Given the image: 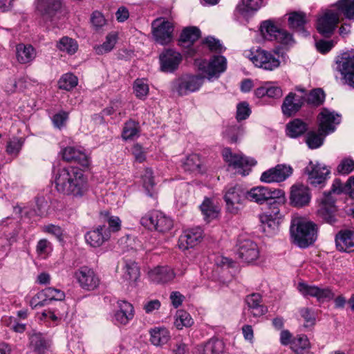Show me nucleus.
Returning <instances> with one entry per match:
<instances>
[{
	"label": "nucleus",
	"mask_w": 354,
	"mask_h": 354,
	"mask_svg": "<svg viewBox=\"0 0 354 354\" xmlns=\"http://www.w3.org/2000/svg\"><path fill=\"white\" fill-rule=\"evenodd\" d=\"M325 95L322 89L316 88L313 90L308 95L306 101L308 104H313L315 106L320 105L324 100Z\"/></svg>",
	"instance_id": "13d9d810"
},
{
	"label": "nucleus",
	"mask_w": 354,
	"mask_h": 354,
	"mask_svg": "<svg viewBox=\"0 0 354 354\" xmlns=\"http://www.w3.org/2000/svg\"><path fill=\"white\" fill-rule=\"evenodd\" d=\"M299 292L304 297H315L319 301H325L331 299L334 294L329 288H320L310 286L304 282H299L297 286Z\"/></svg>",
	"instance_id": "6ab92c4d"
},
{
	"label": "nucleus",
	"mask_w": 354,
	"mask_h": 354,
	"mask_svg": "<svg viewBox=\"0 0 354 354\" xmlns=\"http://www.w3.org/2000/svg\"><path fill=\"white\" fill-rule=\"evenodd\" d=\"M48 305V303L44 293V289L38 292L30 300V306L32 308H38Z\"/></svg>",
	"instance_id": "052dcab7"
},
{
	"label": "nucleus",
	"mask_w": 354,
	"mask_h": 354,
	"mask_svg": "<svg viewBox=\"0 0 354 354\" xmlns=\"http://www.w3.org/2000/svg\"><path fill=\"white\" fill-rule=\"evenodd\" d=\"M110 239V231L106 226L99 225L95 230L88 232L85 234V240L91 247L98 248Z\"/></svg>",
	"instance_id": "bb28decb"
},
{
	"label": "nucleus",
	"mask_w": 354,
	"mask_h": 354,
	"mask_svg": "<svg viewBox=\"0 0 354 354\" xmlns=\"http://www.w3.org/2000/svg\"><path fill=\"white\" fill-rule=\"evenodd\" d=\"M133 91L136 96L145 99L149 93V86L144 79H137L133 84Z\"/></svg>",
	"instance_id": "5fc2aeb1"
},
{
	"label": "nucleus",
	"mask_w": 354,
	"mask_h": 354,
	"mask_svg": "<svg viewBox=\"0 0 354 354\" xmlns=\"http://www.w3.org/2000/svg\"><path fill=\"white\" fill-rule=\"evenodd\" d=\"M335 245L340 252L354 251V230H340L335 236Z\"/></svg>",
	"instance_id": "c85d7f7f"
},
{
	"label": "nucleus",
	"mask_w": 354,
	"mask_h": 354,
	"mask_svg": "<svg viewBox=\"0 0 354 354\" xmlns=\"http://www.w3.org/2000/svg\"><path fill=\"white\" fill-rule=\"evenodd\" d=\"M339 17L336 10L329 9L323 12L317 19L318 32L326 37L331 36L339 23Z\"/></svg>",
	"instance_id": "6e6552de"
},
{
	"label": "nucleus",
	"mask_w": 354,
	"mask_h": 354,
	"mask_svg": "<svg viewBox=\"0 0 354 354\" xmlns=\"http://www.w3.org/2000/svg\"><path fill=\"white\" fill-rule=\"evenodd\" d=\"M54 183L59 193L76 198H82L88 189L86 177L77 167L59 169L55 174Z\"/></svg>",
	"instance_id": "f257e3e1"
},
{
	"label": "nucleus",
	"mask_w": 354,
	"mask_h": 354,
	"mask_svg": "<svg viewBox=\"0 0 354 354\" xmlns=\"http://www.w3.org/2000/svg\"><path fill=\"white\" fill-rule=\"evenodd\" d=\"M291 166L279 164L261 174L260 180L266 183H281L286 180L292 174Z\"/></svg>",
	"instance_id": "ddd939ff"
},
{
	"label": "nucleus",
	"mask_w": 354,
	"mask_h": 354,
	"mask_svg": "<svg viewBox=\"0 0 354 354\" xmlns=\"http://www.w3.org/2000/svg\"><path fill=\"white\" fill-rule=\"evenodd\" d=\"M288 25L290 28L300 32L304 37L309 35V32L305 29V25L309 19L306 14L301 11H294L288 14Z\"/></svg>",
	"instance_id": "c756f323"
},
{
	"label": "nucleus",
	"mask_w": 354,
	"mask_h": 354,
	"mask_svg": "<svg viewBox=\"0 0 354 354\" xmlns=\"http://www.w3.org/2000/svg\"><path fill=\"white\" fill-rule=\"evenodd\" d=\"M310 342L306 335H299L291 342L290 348L296 354H304L309 348Z\"/></svg>",
	"instance_id": "37998d69"
},
{
	"label": "nucleus",
	"mask_w": 354,
	"mask_h": 354,
	"mask_svg": "<svg viewBox=\"0 0 354 354\" xmlns=\"http://www.w3.org/2000/svg\"><path fill=\"white\" fill-rule=\"evenodd\" d=\"M133 306L125 301L118 300L113 313V322L115 325L126 326L134 317Z\"/></svg>",
	"instance_id": "2eb2a0df"
},
{
	"label": "nucleus",
	"mask_w": 354,
	"mask_h": 354,
	"mask_svg": "<svg viewBox=\"0 0 354 354\" xmlns=\"http://www.w3.org/2000/svg\"><path fill=\"white\" fill-rule=\"evenodd\" d=\"M243 55L250 59L256 66L265 70L272 71L280 65L279 59L271 53L260 48L245 50Z\"/></svg>",
	"instance_id": "7ed1b4c3"
},
{
	"label": "nucleus",
	"mask_w": 354,
	"mask_h": 354,
	"mask_svg": "<svg viewBox=\"0 0 354 354\" xmlns=\"http://www.w3.org/2000/svg\"><path fill=\"white\" fill-rule=\"evenodd\" d=\"M224 343L218 339H211L205 343L200 351L201 354H223Z\"/></svg>",
	"instance_id": "4c0bfd02"
},
{
	"label": "nucleus",
	"mask_w": 354,
	"mask_h": 354,
	"mask_svg": "<svg viewBox=\"0 0 354 354\" xmlns=\"http://www.w3.org/2000/svg\"><path fill=\"white\" fill-rule=\"evenodd\" d=\"M30 344L38 352H43L50 346L51 341L41 333H34L30 336Z\"/></svg>",
	"instance_id": "a19ab883"
},
{
	"label": "nucleus",
	"mask_w": 354,
	"mask_h": 354,
	"mask_svg": "<svg viewBox=\"0 0 354 354\" xmlns=\"http://www.w3.org/2000/svg\"><path fill=\"white\" fill-rule=\"evenodd\" d=\"M142 225L150 230H155L161 233H166L173 227V221L161 212L154 210L141 218Z\"/></svg>",
	"instance_id": "20e7f679"
},
{
	"label": "nucleus",
	"mask_w": 354,
	"mask_h": 354,
	"mask_svg": "<svg viewBox=\"0 0 354 354\" xmlns=\"http://www.w3.org/2000/svg\"><path fill=\"white\" fill-rule=\"evenodd\" d=\"M203 45L206 46L212 52L221 53L225 50L218 39L210 36L203 41Z\"/></svg>",
	"instance_id": "680f3d73"
},
{
	"label": "nucleus",
	"mask_w": 354,
	"mask_h": 354,
	"mask_svg": "<svg viewBox=\"0 0 354 354\" xmlns=\"http://www.w3.org/2000/svg\"><path fill=\"white\" fill-rule=\"evenodd\" d=\"M203 80L201 75H184L173 82V88L179 95H185L198 91L203 85Z\"/></svg>",
	"instance_id": "9b49d317"
},
{
	"label": "nucleus",
	"mask_w": 354,
	"mask_h": 354,
	"mask_svg": "<svg viewBox=\"0 0 354 354\" xmlns=\"http://www.w3.org/2000/svg\"><path fill=\"white\" fill-rule=\"evenodd\" d=\"M261 31L263 37L268 40L276 41L284 45H289L293 42L291 34L286 30L279 28L270 20L262 22Z\"/></svg>",
	"instance_id": "423d86ee"
},
{
	"label": "nucleus",
	"mask_w": 354,
	"mask_h": 354,
	"mask_svg": "<svg viewBox=\"0 0 354 354\" xmlns=\"http://www.w3.org/2000/svg\"><path fill=\"white\" fill-rule=\"evenodd\" d=\"M77 77L70 73L63 75L58 82L59 88L66 91H71L77 85Z\"/></svg>",
	"instance_id": "3c124183"
},
{
	"label": "nucleus",
	"mask_w": 354,
	"mask_h": 354,
	"mask_svg": "<svg viewBox=\"0 0 354 354\" xmlns=\"http://www.w3.org/2000/svg\"><path fill=\"white\" fill-rule=\"evenodd\" d=\"M201 36L200 30L194 26L185 28L180 37L179 41L181 43H188V46L193 44Z\"/></svg>",
	"instance_id": "c03bdc74"
},
{
	"label": "nucleus",
	"mask_w": 354,
	"mask_h": 354,
	"mask_svg": "<svg viewBox=\"0 0 354 354\" xmlns=\"http://www.w3.org/2000/svg\"><path fill=\"white\" fill-rule=\"evenodd\" d=\"M202 164L200 156L194 153L188 156L183 162V167L188 171H200V167Z\"/></svg>",
	"instance_id": "49530a36"
},
{
	"label": "nucleus",
	"mask_w": 354,
	"mask_h": 354,
	"mask_svg": "<svg viewBox=\"0 0 354 354\" xmlns=\"http://www.w3.org/2000/svg\"><path fill=\"white\" fill-rule=\"evenodd\" d=\"M283 95L281 88L274 82H267V96L279 99Z\"/></svg>",
	"instance_id": "338daca9"
},
{
	"label": "nucleus",
	"mask_w": 354,
	"mask_h": 354,
	"mask_svg": "<svg viewBox=\"0 0 354 354\" xmlns=\"http://www.w3.org/2000/svg\"><path fill=\"white\" fill-rule=\"evenodd\" d=\"M17 59L21 64L31 62L36 57V52L31 45L19 44L17 46Z\"/></svg>",
	"instance_id": "72a5a7b5"
},
{
	"label": "nucleus",
	"mask_w": 354,
	"mask_h": 354,
	"mask_svg": "<svg viewBox=\"0 0 354 354\" xmlns=\"http://www.w3.org/2000/svg\"><path fill=\"white\" fill-rule=\"evenodd\" d=\"M247 199L257 203H263L273 198H279V203L286 201L285 192L279 189H270L259 186L252 188L246 192Z\"/></svg>",
	"instance_id": "0eeeda50"
},
{
	"label": "nucleus",
	"mask_w": 354,
	"mask_h": 354,
	"mask_svg": "<svg viewBox=\"0 0 354 354\" xmlns=\"http://www.w3.org/2000/svg\"><path fill=\"white\" fill-rule=\"evenodd\" d=\"M247 310L254 317H259L265 315L267 308L262 304V297L259 293H252L245 297Z\"/></svg>",
	"instance_id": "7c9ffc66"
},
{
	"label": "nucleus",
	"mask_w": 354,
	"mask_h": 354,
	"mask_svg": "<svg viewBox=\"0 0 354 354\" xmlns=\"http://www.w3.org/2000/svg\"><path fill=\"white\" fill-rule=\"evenodd\" d=\"M195 64L200 71L206 73L208 77L211 78L214 76H218L225 71L227 60L223 56L215 55L209 62L205 60L196 59Z\"/></svg>",
	"instance_id": "f8f14e48"
},
{
	"label": "nucleus",
	"mask_w": 354,
	"mask_h": 354,
	"mask_svg": "<svg viewBox=\"0 0 354 354\" xmlns=\"http://www.w3.org/2000/svg\"><path fill=\"white\" fill-rule=\"evenodd\" d=\"M192 324L193 319L188 313L184 310L177 312L174 325L178 329L181 330L183 327L191 326Z\"/></svg>",
	"instance_id": "864d4df0"
},
{
	"label": "nucleus",
	"mask_w": 354,
	"mask_h": 354,
	"mask_svg": "<svg viewBox=\"0 0 354 354\" xmlns=\"http://www.w3.org/2000/svg\"><path fill=\"white\" fill-rule=\"evenodd\" d=\"M337 69L343 75L346 82L354 87V56L344 53L336 61Z\"/></svg>",
	"instance_id": "5701e85b"
},
{
	"label": "nucleus",
	"mask_w": 354,
	"mask_h": 354,
	"mask_svg": "<svg viewBox=\"0 0 354 354\" xmlns=\"http://www.w3.org/2000/svg\"><path fill=\"white\" fill-rule=\"evenodd\" d=\"M247 199L246 192L239 185L228 188L224 195L225 209L227 213L236 215L243 207Z\"/></svg>",
	"instance_id": "39448f33"
},
{
	"label": "nucleus",
	"mask_w": 354,
	"mask_h": 354,
	"mask_svg": "<svg viewBox=\"0 0 354 354\" xmlns=\"http://www.w3.org/2000/svg\"><path fill=\"white\" fill-rule=\"evenodd\" d=\"M150 341L156 346L166 344L170 339L169 331L165 327H155L149 330Z\"/></svg>",
	"instance_id": "473e14b6"
},
{
	"label": "nucleus",
	"mask_w": 354,
	"mask_h": 354,
	"mask_svg": "<svg viewBox=\"0 0 354 354\" xmlns=\"http://www.w3.org/2000/svg\"><path fill=\"white\" fill-rule=\"evenodd\" d=\"M57 47L60 50L72 55L77 51L78 45L74 39L64 37L57 42Z\"/></svg>",
	"instance_id": "8fccbe9b"
},
{
	"label": "nucleus",
	"mask_w": 354,
	"mask_h": 354,
	"mask_svg": "<svg viewBox=\"0 0 354 354\" xmlns=\"http://www.w3.org/2000/svg\"><path fill=\"white\" fill-rule=\"evenodd\" d=\"M140 277V268L133 261L124 260L123 279L129 283H135Z\"/></svg>",
	"instance_id": "f704fd0d"
},
{
	"label": "nucleus",
	"mask_w": 354,
	"mask_h": 354,
	"mask_svg": "<svg viewBox=\"0 0 354 354\" xmlns=\"http://www.w3.org/2000/svg\"><path fill=\"white\" fill-rule=\"evenodd\" d=\"M251 111L249 107V104L245 102H243L239 103L237 105L236 108V119L237 120H245L249 117L250 115Z\"/></svg>",
	"instance_id": "774afa93"
},
{
	"label": "nucleus",
	"mask_w": 354,
	"mask_h": 354,
	"mask_svg": "<svg viewBox=\"0 0 354 354\" xmlns=\"http://www.w3.org/2000/svg\"><path fill=\"white\" fill-rule=\"evenodd\" d=\"M305 172L308 175V183L315 187L323 185L330 174V170L327 167L312 161L305 168Z\"/></svg>",
	"instance_id": "dca6fc26"
},
{
	"label": "nucleus",
	"mask_w": 354,
	"mask_h": 354,
	"mask_svg": "<svg viewBox=\"0 0 354 354\" xmlns=\"http://www.w3.org/2000/svg\"><path fill=\"white\" fill-rule=\"evenodd\" d=\"M36 8L44 19L54 21L62 8L60 0H37Z\"/></svg>",
	"instance_id": "4be33fe9"
},
{
	"label": "nucleus",
	"mask_w": 354,
	"mask_h": 354,
	"mask_svg": "<svg viewBox=\"0 0 354 354\" xmlns=\"http://www.w3.org/2000/svg\"><path fill=\"white\" fill-rule=\"evenodd\" d=\"M344 191L348 192L352 198L354 197V176L348 178L344 188L342 187V184L339 180L335 181L331 192L339 194Z\"/></svg>",
	"instance_id": "603ef678"
},
{
	"label": "nucleus",
	"mask_w": 354,
	"mask_h": 354,
	"mask_svg": "<svg viewBox=\"0 0 354 354\" xmlns=\"http://www.w3.org/2000/svg\"><path fill=\"white\" fill-rule=\"evenodd\" d=\"M307 130V125L299 119H295L286 126L287 135L290 138H297Z\"/></svg>",
	"instance_id": "ea45409f"
},
{
	"label": "nucleus",
	"mask_w": 354,
	"mask_h": 354,
	"mask_svg": "<svg viewBox=\"0 0 354 354\" xmlns=\"http://www.w3.org/2000/svg\"><path fill=\"white\" fill-rule=\"evenodd\" d=\"M48 305L53 301H62L65 298V293L60 289L48 287L44 289Z\"/></svg>",
	"instance_id": "4d7b16f0"
},
{
	"label": "nucleus",
	"mask_w": 354,
	"mask_h": 354,
	"mask_svg": "<svg viewBox=\"0 0 354 354\" xmlns=\"http://www.w3.org/2000/svg\"><path fill=\"white\" fill-rule=\"evenodd\" d=\"M200 209L204 216V219L207 222H209L212 220L217 218L219 214L218 207L208 198H206L203 201V203L200 206Z\"/></svg>",
	"instance_id": "c9c22d12"
},
{
	"label": "nucleus",
	"mask_w": 354,
	"mask_h": 354,
	"mask_svg": "<svg viewBox=\"0 0 354 354\" xmlns=\"http://www.w3.org/2000/svg\"><path fill=\"white\" fill-rule=\"evenodd\" d=\"M270 207L267 212H264L265 214H270L271 216L275 218H280V208L279 205H283L285 203V201L280 202L279 198H273L270 200Z\"/></svg>",
	"instance_id": "e2e57ef3"
},
{
	"label": "nucleus",
	"mask_w": 354,
	"mask_h": 354,
	"mask_svg": "<svg viewBox=\"0 0 354 354\" xmlns=\"http://www.w3.org/2000/svg\"><path fill=\"white\" fill-rule=\"evenodd\" d=\"M139 133V123L129 120L124 123L122 136L124 140H131Z\"/></svg>",
	"instance_id": "09e8293b"
},
{
	"label": "nucleus",
	"mask_w": 354,
	"mask_h": 354,
	"mask_svg": "<svg viewBox=\"0 0 354 354\" xmlns=\"http://www.w3.org/2000/svg\"><path fill=\"white\" fill-rule=\"evenodd\" d=\"M36 251L38 255L42 258H46L51 252V244L46 239H41L38 241Z\"/></svg>",
	"instance_id": "69168bd1"
},
{
	"label": "nucleus",
	"mask_w": 354,
	"mask_h": 354,
	"mask_svg": "<svg viewBox=\"0 0 354 354\" xmlns=\"http://www.w3.org/2000/svg\"><path fill=\"white\" fill-rule=\"evenodd\" d=\"M63 159L67 162H75L83 167L89 165V159L84 150L79 147H67L62 151Z\"/></svg>",
	"instance_id": "cd10ccee"
},
{
	"label": "nucleus",
	"mask_w": 354,
	"mask_h": 354,
	"mask_svg": "<svg viewBox=\"0 0 354 354\" xmlns=\"http://www.w3.org/2000/svg\"><path fill=\"white\" fill-rule=\"evenodd\" d=\"M335 203V201L332 196L331 192L325 194L319 201L317 209V216L330 225H335L337 223V207Z\"/></svg>",
	"instance_id": "1a4fd4ad"
},
{
	"label": "nucleus",
	"mask_w": 354,
	"mask_h": 354,
	"mask_svg": "<svg viewBox=\"0 0 354 354\" xmlns=\"http://www.w3.org/2000/svg\"><path fill=\"white\" fill-rule=\"evenodd\" d=\"M62 310H53V309L45 310L42 312L41 315L45 319H48L57 324V323L67 317L68 306L64 302H60Z\"/></svg>",
	"instance_id": "58836bf2"
},
{
	"label": "nucleus",
	"mask_w": 354,
	"mask_h": 354,
	"mask_svg": "<svg viewBox=\"0 0 354 354\" xmlns=\"http://www.w3.org/2000/svg\"><path fill=\"white\" fill-rule=\"evenodd\" d=\"M317 226L302 217H294L290 227L292 242L301 248H308L317 239Z\"/></svg>",
	"instance_id": "f03ea898"
},
{
	"label": "nucleus",
	"mask_w": 354,
	"mask_h": 354,
	"mask_svg": "<svg viewBox=\"0 0 354 354\" xmlns=\"http://www.w3.org/2000/svg\"><path fill=\"white\" fill-rule=\"evenodd\" d=\"M222 155L224 160L234 169H242L246 166H254L257 162L251 158L246 157L242 153H232L230 148L223 149Z\"/></svg>",
	"instance_id": "b1692460"
},
{
	"label": "nucleus",
	"mask_w": 354,
	"mask_h": 354,
	"mask_svg": "<svg viewBox=\"0 0 354 354\" xmlns=\"http://www.w3.org/2000/svg\"><path fill=\"white\" fill-rule=\"evenodd\" d=\"M336 7L339 16L343 14L346 18L354 21V0H339Z\"/></svg>",
	"instance_id": "79ce46f5"
},
{
	"label": "nucleus",
	"mask_w": 354,
	"mask_h": 354,
	"mask_svg": "<svg viewBox=\"0 0 354 354\" xmlns=\"http://www.w3.org/2000/svg\"><path fill=\"white\" fill-rule=\"evenodd\" d=\"M305 102L306 97L304 94L299 95L292 92L289 93L284 98L281 105L283 114L288 117L294 115L300 110Z\"/></svg>",
	"instance_id": "412c9836"
},
{
	"label": "nucleus",
	"mask_w": 354,
	"mask_h": 354,
	"mask_svg": "<svg viewBox=\"0 0 354 354\" xmlns=\"http://www.w3.org/2000/svg\"><path fill=\"white\" fill-rule=\"evenodd\" d=\"M143 186L150 196H153V188L155 185L153 171L149 168H146L142 175Z\"/></svg>",
	"instance_id": "6e6d98bb"
},
{
	"label": "nucleus",
	"mask_w": 354,
	"mask_h": 354,
	"mask_svg": "<svg viewBox=\"0 0 354 354\" xmlns=\"http://www.w3.org/2000/svg\"><path fill=\"white\" fill-rule=\"evenodd\" d=\"M311 194L308 187L297 184L291 187L290 200L291 204L297 207H302L309 204Z\"/></svg>",
	"instance_id": "393cba45"
},
{
	"label": "nucleus",
	"mask_w": 354,
	"mask_h": 354,
	"mask_svg": "<svg viewBox=\"0 0 354 354\" xmlns=\"http://www.w3.org/2000/svg\"><path fill=\"white\" fill-rule=\"evenodd\" d=\"M237 247L238 254L245 262H252L259 257V248L257 243L251 239L239 238Z\"/></svg>",
	"instance_id": "a211bd4d"
},
{
	"label": "nucleus",
	"mask_w": 354,
	"mask_h": 354,
	"mask_svg": "<svg viewBox=\"0 0 354 354\" xmlns=\"http://www.w3.org/2000/svg\"><path fill=\"white\" fill-rule=\"evenodd\" d=\"M260 221L264 231L269 229L275 230L278 227V219L271 216L270 214L263 213L260 215Z\"/></svg>",
	"instance_id": "bf43d9fd"
},
{
	"label": "nucleus",
	"mask_w": 354,
	"mask_h": 354,
	"mask_svg": "<svg viewBox=\"0 0 354 354\" xmlns=\"http://www.w3.org/2000/svg\"><path fill=\"white\" fill-rule=\"evenodd\" d=\"M151 281L158 283H165L173 280L176 273L169 266H157L148 272Z\"/></svg>",
	"instance_id": "2f4dec72"
},
{
	"label": "nucleus",
	"mask_w": 354,
	"mask_h": 354,
	"mask_svg": "<svg viewBox=\"0 0 354 354\" xmlns=\"http://www.w3.org/2000/svg\"><path fill=\"white\" fill-rule=\"evenodd\" d=\"M317 119L319 131L328 135L335 130L336 126L340 123L341 116L334 111L324 109L318 115Z\"/></svg>",
	"instance_id": "f3484780"
},
{
	"label": "nucleus",
	"mask_w": 354,
	"mask_h": 354,
	"mask_svg": "<svg viewBox=\"0 0 354 354\" xmlns=\"http://www.w3.org/2000/svg\"><path fill=\"white\" fill-rule=\"evenodd\" d=\"M118 39V34L116 32L109 33L102 44L96 46L95 50L97 54L102 55L111 51L115 47Z\"/></svg>",
	"instance_id": "e433bc0d"
},
{
	"label": "nucleus",
	"mask_w": 354,
	"mask_h": 354,
	"mask_svg": "<svg viewBox=\"0 0 354 354\" xmlns=\"http://www.w3.org/2000/svg\"><path fill=\"white\" fill-rule=\"evenodd\" d=\"M151 27L152 35L156 42L166 45L172 41L174 27L171 21L164 18H158L153 21Z\"/></svg>",
	"instance_id": "9d476101"
},
{
	"label": "nucleus",
	"mask_w": 354,
	"mask_h": 354,
	"mask_svg": "<svg viewBox=\"0 0 354 354\" xmlns=\"http://www.w3.org/2000/svg\"><path fill=\"white\" fill-rule=\"evenodd\" d=\"M73 276L80 287L87 290H93L100 284L98 276L93 269L87 266H82L75 270Z\"/></svg>",
	"instance_id": "4468645a"
},
{
	"label": "nucleus",
	"mask_w": 354,
	"mask_h": 354,
	"mask_svg": "<svg viewBox=\"0 0 354 354\" xmlns=\"http://www.w3.org/2000/svg\"><path fill=\"white\" fill-rule=\"evenodd\" d=\"M182 61L181 55L172 50L167 49L160 55L161 71L171 73L176 71Z\"/></svg>",
	"instance_id": "a878e982"
},
{
	"label": "nucleus",
	"mask_w": 354,
	"mask_h": 354,
	"mask_svg": "<svg viewBox=\"0 0 354 354\" xmlns=\"http://www.w3.org/2000/svg\"><path fill=\"white\" fill-rule=\"evenodd\" d=\"M203 238V230L200 227L185 230L178 239V247L186 250L197 245Z\"/></svg>",
	"instance_id": "aec40b11"
},
{
	"label": "nucleus",
	"mask_w": 354,
	"mask_h": 354,
	"mask_svg": "<svg viewBox=\"0 0 354 354\" xmlns=\"http://www.w3.org/2000/svg\"><path fill=\"white\" fill-rule=\"evenodd\" d=\"M262 3L263 0H241L236 6V10L242 15L250 11H257Z\"/></svg>",
	"instance_id": "a18cd8bd"
},
{
	"label": "nucleus",
	"mask_w": 354,
	"mask_h": 354,
	"mask_svg": "<svg viewBox=\"0 0 354 354\" xmlns=\"http://www.w3.org/2000/svg\"><path fill=\"white\" fill-rule=\"evenodd\" d=\"M326 135L324 133L310 131L306 135V142L308 147L310 149H317L321 147L324 142V138Z\"/></svg>",
	"instance_id": "de8ad7c7"
},
{
	"label": "nucleus",
	"mask_w": 354,
	"mask_h": 354,
	"mask_svg": "<svg viewBox=\"0 0 354 354\" xmlns=\"http://www.w3.org/2000/svg\"><path fill=\"white\" fill-rule=\"evenodd\" d=\"M338 173L344 175L350 174L354 170V160L351 158L343 159L337 166Z\"/></svg>",
	"instance_id": "0e129e2a"
}]
</instances>
